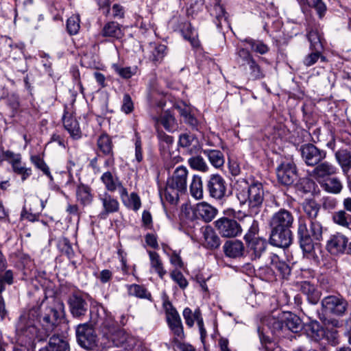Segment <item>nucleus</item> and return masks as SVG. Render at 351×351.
<instances>
[{"mask_svg":"<svg viewBox=\"0 0 351 351\" xmlns=\"http://www.w3.org/2000/svg\"><path fill=\"white\" fill-rule=\"evenodd\" d=\"M305 2L309 7L315 10L319 19H322L325 16L327 7L322 0H304L302 3Z\"/></svg>","mask_w":351,"mask_h":351,"instance_id":"603ef678","label":"nucleus"},{"mask_svg":"<svg viewBox=\"0 0 351 351\" xmlns=\"http://www.w3.org/2000/svg\"><path fill=\"white\" fill-rule=\"evenodd\" d=\"M193 142H197V140L191 135L188 134H182L179 138V145L182 147H189Z\"/></svg>","mask_w":351,"mask_h":351,"instance_id":"338daca9","label":"nucleus"},{"mask_svg":"<svg viewBox=\"0 0 351 351\" xmlns=\"http://www.w3.org/2000/svg\"><path fill=\"white\" fill-rule=\"evenodd\" d=\"M179 112L180 115L184 118V121L189 123L191 125H195L196 123V119L191 114L189 108H179Z\"/></svg>","mask_w":351,"mask_h":351,"instance_id":"774afa93","label":"nucleus"},{"mask_svg":"<svg viewBox=\"0 0 351 351\" xmlns=\"http://www.w3.org/2000/svg\"><path fill=\"white\" fill-rule=\"evenodd\" d=\"M3 160L8 161L12 166L20 162L21 160V155L20 154L14 153L12 151L3 152Z\"/></svg>","mask_w":351,"mask_h":351,"instance_id":"69168bd1","label":"nucleus"},{"mask_svg":"<svg viewBox=\"0 0 351 351\" xmlns=\"http://www.w3.org/2000/svg\"><path fill=\"white\" fill-rule=\"evenodd\" d=\"M300 290L306 295L307 300L311 304H315L318 302L320 294L313 285L308 281H304L300 285Z\"/></svg>","mask_w":351,"mask_h":351,"instance_id":"473e14b6","label":"nucleus"},{"mask_svg":"<svg viewBox=\"0 0 351 351\" xmlns=\"http://www.w3.org/2000/svg\"><path fill=\"white\" fill-rule=\"evenodd\" d=\"M119 195L123 204L128 208L136 212L141 207V198L136 193L132 192L129 195L126 189L125 195L119 194Z\"/></svg>","mask_w":351,"mask_h":351,"instance_id":"7c9ffc66","label":"nucleus"},{"mask_svg":"<svg viewBox=\"0 0 351 351\" xmlns=\"http://www.w3.org/2000/svg\"><path fill=\"white\" fill-rule=\"evenodd\" d=\"M155 119L158 123L162 124L167 130L171 132L175 130V118L169 112L165 111L159 117H156Z\"/></svg>","mask_w":351,"mask_h":351,"instance_id":"a18cd8bd","label":"nucleus"},{"mask_svg":"<svg viewBox=\"0 0 351 351\" xmlns=\"http://www.w3.org/2000/svg\"><path fill=\"white\" fill-rule=\"evenodd\" d=\"M264 322L272 332L278 336L281 335V332L286 331L298 332L302 327L300 318L289 311L274 312L264 320Z\"/></svg>","mask_w":351,"mask_h":351,"instance_id":"f03ea898","label":"nucleus"},{"mask_svg":"<svg viewBox=\"0 0 351 351\" xmlns=\"http://www.w3.org/2000/svg\"><path fill=\"white\" fill-rule=\"evenodd\" d=\"M348 239L344 235L337 233L332 235L327 242V248L333 254L343 252L347 246Z\"/></svg>","mask_w":351,"mask_h":351,"instance_id":"b1692460","label":"nucleus"},{"mask_svg":"<svg viewBox=\"0 0 351 351\" xmlns=\"http://www.w3.org/2000/svg\"><path fill=\"white\" fill-rule=\"evenodd\" d=\"M134 105L132 97L128 93H125L123 96L121 110L125 114L132 113L134 110Z\"/></svg>","mask_w":351,"mask_h":351,"instance_id":"4d7b16f0","label":"nucleus"},{"mask_svg":"<svg viewBox=\"0 0 351 351\" xmlns=\"http://www.w3.org/2000/svg\"><path fill=\"white\" fill-rule=\"evenodd\" d=\"M242 226L247 227V231L244 236L245 241L259 238L257 237L259 232V225L258 221L250 215H244L242 217H237Z\"/></svg>","mask_w":351,"mask_h":351,"instance_id":"412c9836","label":"nucleus"},{"mask_svg":"<svg viewBox=\"0 0 351 351\" xmlns=\"http://www.w3.org/2000/svg\"><path fill=\"white\" fill-rule=\"evenodd\" d=\"M247 64L249 66V73L252 80H256L265 77V71L261 69L260 65L256 62L254 59L251 60L250 62H249Z\"/></svg>","mask_w":351,"mask_h":351,"instance_id":"09e8293b","label":"nucleus"},{"mask_svg":"<svg viewBox=\"0 0 351 351\" xmlns=\"http://www.w3.org/2000/svg\"><path fill=\"white\" fill-rule=\"evenodd\" d=\"M128 338L129 335L126 332L123 330H119L113 334L112 340L115 346L120 347L128 342Z\"/></svg>","mask_w":351,"mask_h":351,"instance_id":"bf43d9fd","label":"nucleus"},{"mask_svg":"<svg viewBox=\"0 0 351 351\" xmlns=\"http://www.w3.org/2000/svg\"><path fill=\"white\" fill-rule=\"evenodd\" d=\"M323 227L317 220L309 221L308 226L304 219H299L298 234L300 247L306 256H313L315 241L322 239Z\"/></svg>","mask_w":351,"mask_h":351,"instance_id":"f257e3e1","label":"nucleus"},{"mask_svg":"<svg viewBox=\"0 0 351 351\" xmlns=\"http://www.w3.org/2000/svg\"><path fill=\"white\" fill-rule=\"evenodd\" d=\"M236 196L241 205L247 204L251 214H258L263 206L265 193L262 184L256 182L251 185L245 183L237 189Z\"/></svg>","mask_w":351,"mask_h":351,"instance_id":"7ed1b4c3","label":"nucleus"},{"mask_svg":"<svg viewBox=\"0 0 351 351\" xmlns=\"http://www.w3.org/2000/svg\"><path fill=\"white\" fill-rule=\"evenodd\" d=\"M300 151L302 158L308 166H315L326 157L324 150L319 149L311 143L302 145Z\"/></svg>","mask_w":351,"mask_h":351,"instance_id":"4468645a","label":"nucleus"},{"mask_svg":"<svg viewBox=\"0 0 351 351\" xmlns=\"http://www.w3.org/2000/svg\"><path fill=\"white\" fill-rule=\"evenodd\" d=\"M97 146L104 155H111L113 153L112 141L107 134H102L98 137Z\"/></svg>","mask_w":351,"mask_h":351,"instance_id":"c9c22d12","label":"nucleus"},{"mask_svg":"<svg viewBox=\"0 0 351 351\" xmlns=\"http://www.w3.org/2000/svg\"><path fill=\"white\" fill-rule=\"evenodd\" d=\"M203 154L208 158L210 164L215 168L221 167L225 162L223 154L219 150L204 149Z\"/></svg>","mask_w":351,"mask_h":351,"instance_id":"e433bc0d","label":"nucleus"},{"mask_svg":"<svg viewBox=\"0 0 351 351\" xmlns=\"http://www.w3.org/2000/svg\"><path fill=\"white\" fill-rule=\"evenodd\" d=\"M303 209L309 219V221L317 220L316 218L319 211V204L313 199H307L303 203Z\"/></svg>","mask_w":351,"mask_h":351,"instance_id":"ea45409f","label":"nucleus"},{"mask_svg":"<svg viewBox=\"0 0 351 351\" xmlns=\"http://www.w3.org/2000/svg\"><path fill=\"white\" fill-rule=\"evenodd\" d=\"M241 42L247 44L252 51L260 54H265L269 51V47L261 40L247 38Z\"/></svg>","mask_w":351,"mask_h":351,"instance_id":"c03bdc74","label":"nucleus"},{"mask_svg":"<svg viewBox=\"0 0 351 351\" xmlns=\"http://www.w3.org/2000/svg\"><path fill=\"white\" fill-rule=\"evenodd\" d=\"M210 14L215 18L214 23L219 31L222 30L223 27H229L227 13L221 5L215 4Z\"/></svg>","mask_w":351,"mask_h":351,"instance_id":"a878e982","label":"nucleus"},{"mask_svg":"<svg viewBox=\"0 0 351 351\" xmlns=\"http://www.w3.org/2000/svg\"><path fill=\"white\" fill-rule=\"evenodd\" d=\"M332 221L339 226L351 229V215L343 210L335 212L332 215Z\"/></svg>","mask_w":351,"mask_h":351,"instance_id":"58836bf2","label":"nucleus"},{"mask_svg":"<svg viewBox=\"0 0 351 351\" xmlns=\"http://www.w3.org/2000/svg\"><path fill=\"white\" fill-rule=\"evenodd\" d=\"M12 167L15 173L23 176V180H25L32 174L31 169L26 168L25 165L22 163L21 160H20V162H18L16 164L13 165Z\"/></svg>","mask_w":351,"mask_h":351,"instance_id":"e2e57ef3","label":"nucleus"},{"mask_svg":"<svg viewBox=\"0 0 351 351\" xmlns=\"http://www.w3.org/2000/svg\"><path fill=\"white\" fill-rule=\"evenodd\" d=\"M339 173V168L334 164L328 162H320L309 173V176L317 182L321 183L328 178Z\"/></svg>","mask_w":351,"mask_h":351,"instance_id":"2eb2a0df","label":"nucleus"},{"mask_svg":"<svg viewBox=\"0 0 351 351\" xmlns=\"http://www.w3.org/2000/svg\"><path fill=\"white\" fill-rule=\"evenodd\" d=\"M76 198L84 206L90 205L93 200L91 188L84 184H79L76 189Z\"/></svg>","mask_w":351,"mask_h":351,"instance_id":"c756f323","label":"nucleus"},{"mask_svg":"<svg viewBox=\"0 0 351 351\" xmlns=\"http://www.w3.org/2000/svg\"><path fill=\"white\" fill-rule=\"evenodd\" d=\"M80 28V19L77 14H73L66 21V29L70 35H75Z\"/></svg>","mask_w":351,"mask_h":351,"instance_id":"864d4df0","label":"nucleus"},{"mask_svg":"<svg viewBox=\"0 0 351 351\" xmlns=\"http://www.w3.org/2000/svg\"><path fill=\"white\" fill-rule=\"evenodd\" d=\"M147 253L149 258L150 272L157 274L160 278L162 279L166 275L167 271L164 267L160 255L157 252L151 250L147 251Z\"/></svg>","mask_w":351,"mask_h":351,"instance_id":"bb28decb","label":"nucleus"},{"mask_svg":"<svg viewBox=\"0 0 351 351\" xmlns=\"http://www.w3.org/2000/svg\"><path fill=\"white\" fill-rule=\"evenodd\" d=\"M214 225L219 234L224 238L239 237L243 232L241 223L227 217L219 218L214 222Z\"/></svg>","mask_w":351,"mask_h":351,"instance_id":"0eeeda50","label":"nucleus"},{"mask_svg":"<svg viewBox=\"0 0 351 351\" xmlns=\"http://www.w3.org/2000/svg\"><path fill=\"white\" fill-rule=\"evenodd\" d=\"M170 276L180 289H184L187 287L189 285L188 281L180 271L178 269L173 270L171 272Z\"/></svg>","mask_w":351,"mask_h":351,"instance_id":"13d9d810","label":"nucleus"},{"mask_svg":"<svg viewBox=\"0 0 351 351\" xmlns=\"http://www.w3.org/2000/svg\"><path fill=\"white\" fill-rule=\"evenodd\" d=\"M307 335L315 341H318L324 336V332L318 322H312L306 328Z\"/></svg>","mask_w":351,"mask_h":351,"instance_id":"3c124183","label":"nucleus"},{"mask_svg":"<svg viewBox=\"0 0 351 351\" xmlns=\"http://www.w3.org/2000/svg\"><path fill=\"white\" fill-rule=\"evenodd\" d=\"M310 43V48L312 51H321L323 49L322 37L317 30H311L307 34Z\"/></svg>","mask_w":351,"mask_h":351,"instance_id":"49530a36","label":"nucleus"},{"mask_svg":"<svg viewBox=\"0 0 351 351\" xmlns=\"http://www.w3.org/2000/svg\"><path fill=\"white\" fill-rule=\"evenodd\" d=\"M128 294L141 299H146L152 301L151 293L144 285L132 284L128 285Z\"/></svg>","mask_w":351,"mask_h":351,"instance_id":"f704fd0d","label":"nucleus"},{"mask_svg":"<svg viewBox=\"0 0 351 351\" xmlns=\"http://www.w3.org/2000/svg\"><path fill=\"white\" fill-rule=\"evenodd\" d=\"M319 58L321 59L322 62L326 60L325 57L321 55V51H313L311 53L304 57L303 64L306 66H311L317 62Z\"/></svg>","mask_w":351,"mask_h":351,"instance_id":"6e6d98bb","label":"nucleus"},{"mask_svg":"<svg viewBox=\"0 0 351 351\" xmlns=\"http://www.w3.org/2000/svg\"><path fill=\"white\" fill-rule=\"evenodd\" d=\"M76 337L79 345L86 350H93L97 346L98 340L95 330L88 324L77 326Z\"/></svg>","mask_w":351,"mask_h":351,"instance_id":"6e6552de","label":"nucleus"},{"mask_svg":"<svg viewBox=\"0 0 351 351\" xmlns=\"http://www.w3.org/2000/svg\"><path fill=\"white\" fill-rule=\"evenodd\" d=\"M319 184L324 191L332 194H339L343 189L342 182L336 177H330Z\"/></svg>","mask_w":351,"mask_h":351,"instance_id":"2f4dec72","label":"nucleus"},{"mask_svg":"<svg viewBox=\"0 0 351 351\" xmlns=\"http://www.w3.org/2000/svg\"><path fill=\"white\" fill-rule=\"evenodd\" d=\"M62 123L65 130L69 132L71 137L73 139H79L82 136V132L80 128L79 123L71 111L64 109L62 116Z\"/></svg>","mask_w":351,"mask_h":351,"instance_id":"aec40b11","label":"nucleus"},{"mask_svg":"<svg viewBox=\"0 0 351 351\" xmlns=\"http://www.w3.org/2000/svg\"><path fill=\"white\" fill-rule=\"evenodd\" d=\"M201 313L199 309H196L194 313L192 312L191 309L186 307L184 309L182 315L185 320L186 324L191 328L193 326L195 321H196V313Z\"/></svg>","mask_w":351,"mask_h":351,"instance_id":"680f3d73","label":"nucleus"},{"mask_svg":"<svg viewBox=\"0 0 351 351\" xmlns=\"http://www.w3.org/2000/svg\"><path fill=\"white\" fill-rule=\"evenodd\" d=\"M293 215L288 210L281 208L273 214L269 221L271 228L290 229L293 223Z\"/></svg>","mask_w":351,"mask_h":351,"instance_id":"a211bd4d","label":"nucleus"},{"mask_svg":"<svg viewBox=\"0 0 351 351\" xmlns=\"http://www.w3.org/2000/svg\"><path fill=\"white\" fill-rule=\"evenodd\" d=\"M163 308L168 326L173 334L174 341L182 340L184 333L179 313L168 300H164Z\"/></svg>","mask_w":351,"mask_h":351,"instance_id":"423d86ee","label":"nucleus"},{"mask_svg":"<svg viewBox=\"0 0 351 351\" xmlns=\"http://www.w3.org/2000/svg\"><path fill=\"white\" fill-rule=\"evenodd\" d=\"M203 236V244L208 249H216L221 243L218 235L210 226H206L202 228Z\"/></svg>","mask_w":351,"mask_h":351,"instance_id":"5701e85b","label":"nucleus"},{"mask_svg":"<svg viewBox=\"0 0 351 351\" xmlns=\"http://www.w3.org/2000/svg\"><path fill=\"white\" fill-rule=\"evenodd\" d=\"M182 214L190 220L199 219L209 223L217 215L218 210L211 204L202 202L194 207L185 206L182 208Z\"/></svg>","mask_w":351,"mask_h":351,"instance_id":"39448f33","label":"nucleus"},{"mask_svg":"<svg viewBox=\"0 0 351 351\" xmlns=\"http://www.w3.org/2000/svg\"><path fill=\"white\" fill-rule=\"evenodd\" d=\"M68 304L71 315L80 318L86 315L88 311V304L79 294L73 293L68 299Z\"/></svg>","mask_w":351,"mask_h":351,"instance_id":"6ab92c4d","label":"nucleus"},{"mask_svg":"<svg viewBox=\"0 0 351 351\" xmlns=\"http://www.w3.org/2000/svg\"><path fill=\"white\" fill-rule=\"evenodd\" d=\"M276 174L279 182L289 186L297 179L295 165L291 160L283 161L277 167Z\"/></svg>","mask_w":351,"mask_h":351,"instance_id":"f8f14e48","label":"nucleus"},{"mask_svg":"<svg viewBox=\"0 0 351 351\" xmlns=\"http://www.w3.org/2000/svg\"><path fill=\"white\" fill-rule=\"evenodd\" d=\"M135 145V159L138 162H141L143 160V152H142V143L141 136L138 133L135 132L134 138Z\"/></svg>","mask_w":351,"mask_h":351,"instance_id":"0e129e2a","label":"nucleus"},{"mask_svg":"<svg viewBox=\"0 0 351 351\" xmlns=\"http://www.w3.org/2000/svg\"><path fill=\"white\" fill-rule=\"evenodd\" d=\"M39 351H71L69 341L58 335H53L49 338L47 344Z\"/></svg>","mask_w":351,"mask_h":351,"instance_id":"4be33fe9","label":"nucleus"},{"mask_svg":"<svg viewBox=\"0 0 351 351\" xmlns=\"http://www.w3.org/2000/svg\"><path fill=\"white\" fill-rule=\"evenodd\" d=\"M335 158L343 175L348 176L351 169V153L346 149H341L335 152Z\"/></svg>","mask_w":351,"mask_h":351,"instance_id":"cd10ccee","label":"nucleus"},{"mask_svg":"<svg viewBox=\"0 0 351 351\" xmlns=\"http://www.w3.org/2000/svg\"><path fill=\"white\" fill-rule=\"evenodd\" d=\"M187 169L181 165L178 167L171 177L167 182L165 191V199L171 204H175L180 194L184 193L187 189Z\"/></svg>","mask_w":351,"mask_h":351,"instance_id":"20e7f679","label":"nucleus"},{"mask_svg":"<svg viewBox=\"0 0 351 351\" xmlns=\"http://www.w3.org/2000/svg\"><path fill=\"white\" fill-rule=\"evenodd\" d=\"M269 243L271 245L285 248L289 247L292 241L291 231L287 228H271Z\"/></svg>","mask_w":351,"mask_h":351,"instance_id":"f3484780","label":"nucleus"},{"mask_svg":"<svg viewBox=\"0 0 351 351\" xmlns=\"http://www.w3.org/2000/svg\"><path fill=\"white\" fill-rule=\"evenodd\" d=\"M269 258L270 259V264L272 268L278 271L283 277L290 274L291 269L289 266L285 261H281L278 255L271 254Z\"/></svg>","mask_w":351,"mask_h":351,"instance_id":"4c0bfd02","label":"nucleus"},{"mask_svg":"<svg viewBox=\"0 0 351 351\" xmlns=\"http://www.w3.org/2000/svg\"><path fill=\"white\" fill-rule=\"evenodd\" d=\"M347 306V302L340 296L328 295L322 300V312L326 315L342 316Z\"/></svg>","mask_w":351,"mask_h":351,"instance_id":"1a4fd4ad","label":"nucleus"},{"mask_svg":"<svg viewBox=\"0 0 351 351\" xmlns=\"http://www.w3.org/2000/svg\"><path fill=\"white\" fill-rule=\"evenodd\" d=\"M59 316L58 311L55 308H49L47 310V313L43 318V324L47 328V330L50 331L53 330Z\"/></svg>","mask_w":351,"mask_h":351,"instance_id":"a19ab883","label":"nucleus"},{"mask_svg":"<svg viewBox=\"0 0 351 351\" xmlns=\"http://www.w3.org/2000/svg\"><path fill=\"white\" fill-rule=\"evenodd\" d=\"M166 49L165 45L150 44L149 58L154 62L161 60L165 55Z\"/></svg>","mask_w":351,"mask_h":351,"instance_id":"37998d69","label":"nucleus"},{"mask_svg":"<svg viewBox=\"0 0 351 351\" xmlns=\"http://www.w3.org/2000/svg\"><path fill=\"white\" fill-rule=\"evenodd\" d=\"M100 180L104 184L106 192L113 193L118 191L119 194L123 195L126 193V188L123 186L119 177L117 176L116 169L113 171H106L100 177Z\"/></svg>","mask_w":351,"mask_h":351,"instance_id":"ddd939ff","label":"nucleus"},{"mask_svg":"<svg viewBox=\"0 0 351 351\" xmlns=\"http://www.w3.org/2000/svg\"><path fill=\"white\" fill-rule=\"evenodd\" d=\"M191 195L196 199L203 198V185L202 178L199 176L194 175L190 185Z\"/></svg>","mask_w":351,"mask_h":351,"instance_id":"79ce46f5","label":"nucleus"},{"mask_svg":"<svg viewBox=\"0 0 351 351\" xmlns=\"http://www.w3.org/2000/svg\"><path fill=\"white\" fill-rule=\"evenodd\" d=\"M112 68L117 75L124 79L132 77L137 72L136 66L122 67L117 64H113Z\"/></svg>","mask_w":351,"mask_h":351,"instance_id":"de8ad7c7","label":"nucleus"},{"mask_svg":"<svg viewBox=\"0 0 351 351\" xmlns=\"http://www.w3.org/2000/svg\"><path fill=\"white\" fill-rule=\"evenodd\" d=\"M188 163L193 169L202 172H206L208 170V166L202 156L191 157L188 160Z\"/></svg>","mask_w":351,"mask_h":351,"instance_id":"8fccbe9b","label":"nucleus"},{"mask_svg":"<svg viewBox=\"0 0 351 351\" xmlns=\"http://www.w3.org/2000/svg\"><path fill=\"white\" fill-rule=\"evenodd\" d=\"M223 249L226 256L230 258L241 257L245 251L244 245L240 240L226 241L223 246Z\"/></svg>","mask_w":351,"mask_h":351,"instance_id":"393cba45","label":"nucleus"},{"mask_svg":"<svg viewBox=\"0 0 351 351\" xmlns=\"http://www.w3.org/2000/svg\"><path fill=\"white\" fill-rule=\"evenodd\" d=\"M98 199L101 205V210L99 214L100 219H106L109 215L115 213L119 210V202L117 197L108 192L98 195Z\"/></svg>","mask_w":351,"mask_h":351,"instance_id":"dca6fc26","label":"nucleus"},{"mask_svg":"<svg viewBox=\"0 0 351 351\" xmlns=\"http://www.w3.org/2000/svg\"><path fill=\"white\" fill-rule=\"evenodd\" d=\"M246 243L254 259L259 258L267 247L266 240L261 237L246 241Z\"/></svg>","mask_w":351,"mask_h":351,"instance_id":"72a5a7b5","label":"nucleus"},{"mask_svg":"<svg viewBox=\"0 0 351 351\" xmlns=\"http://www.w3.org/2000/svg\"><path fill=\"white\" fill-rule=\"evenodd\" d=\"M35 316L33 313H27L21 315L16 324V332L29 339H34L37 335V328L35 326Z\"/></svg>","mask_w":351,"mask_h":351,"instance_id":"9b49d317","label":"nucleus"},{"mask_svg":"<svg viewBox=\"0 0 351 351\" xmlns=\"http://www.w3.org/2000/svg\"><path fill=\"white\" fill-rule=\"evenodd\" d=\"M100 34L103 37L119 39L123 36V32L121 25L117 22L109 21L104 24Z\"/></svg>","mask_w":351,"mask_h":351,"instance_id":"c85d7f7f","label":"nucleus"},{"mask_svg":"<svg viewBox=\"0 0 351 351\" xmlns=\"http://www.w3.org/2000/svg\"><path fill=\"white\" fill-rule=\"evenodd\" d=\"M182 34L185 39L189 40L193 47H198L199 43L197 37V32L195 29L191 27V24L186 25L184 29L182 30Z\"/></svg>","mask_w":351,"mask_h":351,"instance_id":"5fc2aeb1","label":"nucleus"},{"mask_svg":"<svg viewBox=\"0 0 351 351\" xmlns=\"http://www.w3.org/2000/svg\"><path fill=\"white\" fill-rule=\"evenodd\" d=\"M228 184L219 174H212L206 182V190L210 197L222 200L227 193Z\"/></svg>","mask_w":351,"mask_h":351,"instance_id":"9d476101","label":"nucleus"},{"mask_svg":"<svg viewBox=\"0 0 351 351\" xmlns=\"http://www.w3.org/2000/svg\"><path fill=\"white\" fill-rule=\"evenodd\" d=\"M31 160H32V162L34 164V165L38 169L41 170L51 180L53 179L48 165L45 163V162L40 157H39L38 156H32L31 158Z\"/></svg>","mask_w":351,"mask_h":351,"instance_id":"052dcab7","label":"nucleus"}]
</instances>
